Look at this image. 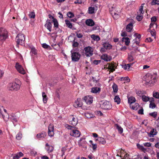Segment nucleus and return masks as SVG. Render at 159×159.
<instances>
[{
  "mask_svg": "<svg viewBox=\"0 0 159 159\" xmlns=\"http://www.w3.org/2000/svg\"><path fill=\"white\" fill-rule=\"evenodd\" d=\"M132 65V64H125L123 66V68L125 70H128Z\"/></svg>",
  "mask_w": 159,
  "mask_h": 159,
  "instance_id": "ea45409f",
  "label": "nucleus"
},
{
  "mask_svg": "<svg viewBox=\"0 0 159 159\" xmlns=\"http://www.w3.org/2000/svg\"><path fill=\"white\" fill-rule=\"evenodd\" d=\"M54 126L52 124H50L48 127V135L50 137H52L54 135Z\"/></svg>",
  "mask_w": 159,
  "mask_h": 159,
  "instance_id": "9b49d317",
  "label": "nucleus"
},
{
  "mask_svg": "<svg viewBox=\"0 0 159 159\" xmlns=\"http://www.w3.org/2000/svg\"><path fill=\"white\" fill-rule=\"evenodd\" d=\"M101 58L106 61H110L111 59V58L110 57H108L106 54L102 55L101 56Z\"/></svg>",
  "mask_w": 159,
  "mask_h": 159,
  "instance_id": "b1692460",
  "label": "nucleus"
},
{
  "mask_svg": "<svg viewBox=\"0 0 159 159\" xmlns=\"http://www.w3.org/2000/svg\"><path fill=\"white\" fill-rule=\"evenodd\" d=\"M85 23L87 25L91 26H92L94 25V22L91 19L87 20L85 21Z\"/></svg>",
  "mask_w": 159,
  "mask_h": 159,
  "instance_id": "aec40b11",
  "label": "nucleus"
},
{
  "mask_svg": "<svg viewBox=\"0 0 159 159\" xmlns=\"http://www.w3.org/2000/svg\"><path fill=\"white\" fill-rule=\"evenodd\" d=\"M15 67L17 71L20 74H25V71L24 69L22 66L19 64L18 63H16Z\"/></svg>",
  "mask_w": 159,
  "mask_h": 159,
  "instance_id": "9d476101",
  "label": "nucleus"
},
{
  "mask_svg": "<svg viewBox=\"0 0 159 159\" xmlns=\"http://www.w3.org/2000/svg\"><path fill=\"white\" fill-rule=\"evenodd\" d=\"M91 38L94 40L98 41L100 40V38L98 36H96L94 34H92L91 36Z\"/></svg>",
  "mask_w": 159,
  "mask_h": 159,
  "instance_id": "72a5a7b5",
  "label": "nucleus"
},
{
  "mask_svg": "<svg viewBox=\"0 0 159 159\" xmlns=\"http://www.w3.org/2000/svg\"><path fill=\"white\" fill-rule=\"evenodd\" d=\"M114 101L115 102H116L117 104H119L120 103V99L118 96H116L114 98Z\"/></svg>",
  "mask_w": 159,
  "mask_h": 159,
  "instance_id": "e433bc0d",
  "label": "nucleus"
},
{
  "mask_svg": "<svg viewBox=\"0 0 159 159\" xmlns=\"http://www.w3.org/2000/svg\"><path fill=\"white\" fill-rule=\"evenodd\" d=\"M45 26L49 30L50 32L51 31V28L52 26V24L49 20H48L46 23L45 25Z\"/></svg>",
  "mask_w": 159,
  "mask_h": 159,
  "instance_id": "2eb2a0df",
  "label": "nucleus"
},
{
  "mask_svg": "<svg viewBox=\"0 0 159 159\" xmlns=\"http://www.w3.org/2000/svg\"><path fill=\"white\" fill-rule=\"evenodd\" d=\"M22 134L20 133H19L17 134L16 138L17 139L20 140L22 138Z\"/></svg>",
  "mask_w": 159,
  "mask_h": 159,
  "instance_id": "5fc2aeb1",
  "label": "nucleus"
},
{
  "mask_svg": "<svg viewBox=\"0 0 159 159\" xmlns=\"http://www.w3.org/2000/svg\"><path fill=\"white\" fill-rule=\"evenodd\" d=\"M16 40L17 43L16 46L19 44L22 45L24 43L25 40V35L22 34H19L16 37Z\"/></svg>",
  "mask_w": 159,
  "mask_h": 159,
  "instance_id": "7ed1b4c3",
  "label": "nucleus"
},
{
  "mask_svg": "<svg viewBox=\"0 0 159 159\" xmlns=\"http://www.w3.org/2000/svg\"><path fill=\"white\" fill-rule=\"evenodd\" d=\"M101 91V89L99 87H93L91 89V92L93 93H99Z\"/></svg>",
  "mask_w": 159,
  "mask_h": 159,
  "instance_id": "dca6fc26",
  "label": "nucleus"
},
{
  "mask_svg": "<svg viewBox=\"0 0 159 159\" xmlns=\"http://www.w3.org/2000/svg\"><path fill=\"white\" fill-rule=\"evenodd\" d=\"M66 147H63L61 148V151L62 152V156L64 155L65 152L66 151Z\"/></svg>",
  "mask_w": 159,
  "mask_h": 159,
  "instance_id": "0e129e2a",
  "label": "nucleus"
},
{
  "mask_svg": "<svg viewBox=\"0 0 159 159\" xmlns=\"http://www.w3.org/2000/svg\"><path fill=\"white\" fill-rule=\"evenodd\" d=\"M53 22L54 24V26L56 27H58V23L57 20L54 19L53 20Z\"/></svg>",
  "mask_w": 159,
  "mask_h": 159,
  "instance_id": "37998d69",
  "label": "nucleus"
},
{
  "mask_svg": "<svg viewBox=\"0 0 159 159\" xmlns=\"http://www.w3.org/2000/svg\"><path fill=\"white\" fill-rule=\"evenodd\" d=\"M66 127L70 130V134L71 136L75 137H79L80 135V133L77 130V128L76 127L68 125H66Z\"/></svg>",
  "mask_w": 159,
  "mask_h": 159,
  "instance_id": "f257e3e1",
  "label": "nucleus"
},
{
  "mask_svg": "<svg viewBox=\"0 0 159 159\" xmlns=\"http://www.w3.org/2000/svg\"><path fill=\"white\" fill-rule=\"evenodd\" d=\"M11 120L13 124L14 123V122H16L17 121V119L14 116H12L11 118Z\"/></svg>",
  "mask_w": 159,
  "mask_h": 159,
  "instance_id": "052dcab7",
  "label": "nucleus"
},
{
  "mask_svg": "<svg viewBox=\"0 0 159 159\" xmlns=\"http://www.w3.org/2000/svg\"><path fill=\"white\" fill-rule=\"evenodd\" d=\"M24 155L23 153L21 152H19L14 155L13 159H19V158Z\"/></svg>",
  "mask_w": 159,
  "mask_h": 159,
  "instance_id": "6ab92c4d",
  "label": "nucleus"
},
{
  "mask_svg": "<svg viewBox=\"0 0 159 159\" xmlns=\"http://www.w3.org/2000/svg\"><path fill=\"white\" fill-rule=\"evenodd\" d=\"M42 97L43 102L45 103H46L48 100V98L44 92L42 93Z\"/></svg>",
  "mask_w": 159,
  "mask_h": 159,
  "instance_id": "7c9ffc66",
  "label": "nucleus"
},
{
  "mask_svg": "<svg viewBox=\"0 0 159 159\" xmlns=\"http://www.w3.org/2000/svg\"><path fill=\"white\" fill-rule=\"evenodd\" d=\"M120 80L124 81V83H129L130 81V80L128 76L125 77H121L120 79Z\"/></svg>",
  "mask_w": 159,
  "mask_h": 159,
  "instance_id": "cd10ccee",
  "label": "nucleus"
},
{
  "mask_svg": "<svg viewBox=\"0 0 159 159\" xmlns=\"http://www.w3.org/2000/svg\"><path fill=\"white\" fill-rule=\"evenodd\" d=\"M85 116L88 118H93L94 116L93 115L89 112H86L85 113Z\"/></svg>",
  "mask_w": 159,
  "mask_h": 159,
  "instance_id": "4c0bfd02",
  "label": "nucleus"
},
{
  "mask_svg": "<svg viewBox=\"0 0 159 159\" xmlns=\"http://www.w3.org/2000/svg\"><path fill=\"white\" fill-rule=\"evenodd\" d=\"M116 126L117 129L118 130L119 132H120V134L122 133L123 132V129L120 126H119L118 125H116Z\"/></svg>",
  "mask_w": 159,
  "mask_h": 159,
  "instance_id": "a18cd8bd",
  "label": "nucleus"
},
{
  "mask_svg": "<svg viewBox=\"0 0 159 159\" xmlns=\"http://www.w3.org/2000/svg\"><path fill=\"white\" fill-rule=\"evenodd\" d=\"M7 31L3 28H0V41H3L7 37Z\"/></svg>",
  "mask_w": 159,
  "mask_h": 159,
  "instance_id": "20e7f679",
  "label": "nucleus"
},
{
  "mask_svg": "<svg viewBox=\"0 0 159 159\" xmlns=\"http://www.w3.org/2000/svg\"><path fill=\"white\" fill-rule=\"evenodd\" d=\"M108 68L110 70L111 72H113L115 70V69L114 68V66L110 64L109 65Z\"/></svg>",
  "mask_w": 159,
  "mask_h": 159,
  "instance_id": "3c124183",
  "label": "nucleus"
},
{
  "mask_svg": "<svg viewBox=\"0 0 159 159\" xmlns=\"http://www.w3.org/2000/svg\"><path fill=\"white\" fill-rule=\"evenodd\" d=\"M29 15L31 18H34L35 17V14L34 12H30Z\"/></svg>",
  "mask_w": 159,
  "mask_h": 159,
  "instance_id": "4d7b16f0",
  "label": "nucleus"
},
{
  "mask_svg": "<svg viewBox=\"0 0 159 159\" xmlns=\"http://www.w3.org/2000/svg\"><path fill=\"white\" fill-rule=\"evenodd\" d=\"M153 96L157 99L159 98V93L157 92H153Z\"/></svg>",
  "mask_w": 159,
  "mask_h": 159,
  "instance_id": "c03bdc74",
  "label": "nucleus"
},
{
  "mask_svg": "<svg viewBox=\"0 0 159 159\" xmlns=\"http://www.w3.org/2000/svg\"><path fill=\"white\" fill-rule=\"evenodd\" d=\"M8 88L10 90H17L20 88V85L15 82H13L9 84Z\"/></svg>",
  "mask_w": 159,
  "mask_h": 159,
  "instance_id": "423d86ee",
  "label": "nucleus"
},
{
  "mask_svg": "<svg viewBox=\"0 0 159 159\" xmlns=\"http://www.w3.org/2000/svg\"><path fill=\"white\" fill-rule=\"evenodd\" d=\"M144 4H141V6H140L139 11L138 12V13H143L144 12V11L143 10V6Z\"/></svg>",
  "mask_w": 159,
  "mask_h": 159,
  "instance_id": "58836bf2",
  "label": "nucleus"
},
{
  "mask_svg": "<svg viewBox=\"0 0 159 159\" xmlns=\"http://www.w3.org/2000/svg\"><path fill=\"white\" fill-rule=\"evenodd\" d=\"M49 59L50 60H52L55 59V56L52 55H50L48 56Z\"/></svg>",
  "mask_w": 159,
  "mask_h": 159,
  "instance_id": "e2e57ef3",
  "label": "nucleus"
},
{
  "mask_svg": "<svg viewBox=\"0 0 159 159\" xmlns=\"http://www.w3.org/2000/svg\"><path fill=\"white\" fill-rule=\"evenodd\" d=\"M112 87L114 92H117L118 88L116 84H114L112 86Z\"/></svg>",
  "mask_w": 159,
  "mask_h": 159,
  "instance_id": "de8ad7c7",
  "label": "nucleus"
},
{
  "mask_svg": "<svg viewBox=\"0 0 159 159\" xmlns=\"http://www.w3.org/2000/svg\"><path fill=\"white\" fill-rule=\"evenodd\" d=\"M134 36L136 37L135 39H134V43H136V44H138L139 43L138 41H136L137 39H138V40H139L140 38H141V35L140 34H135L134 35Z\"/></svg>",
  "mask_w": 159,
  "mask_h": 159,
  "instance_id": "bb28decb",
  "label": "nucleus"
},
{
  "mask_svg": "<svg viewBox=\"0 0 159 159\" xmlns=\"http://www.w3.org/2000/svg\"><path fill=\"white\" fill-rule=\"evenodd\" d=\"M85 55L87 57H90L93 54V49L89 47L84 48Z\"/></svg>",
  "mask_w": 159,
  "mask_h": 159,
  "instance_id": "1a4fd4ad",
  "label": "nucleus"
},
{
  "mask_svg": "<svg viewBox=\"0 0 159 159\" xmlns=\"http://www.w3.org/2000/svg\"><path fill=\"white\" fill-rule=\"evenodd\" d=\"M143 13H138V15L136 17V19L138 21L141 20L143 19Z\"/></svg>",
  "mask_w": 159,
  "mask_h": 159,
  "instance_id": "c9c22d12",
  "label": "nucleus"
},
{
  "mask_svg": "<svg viewBox=\"0 0 159 159\" xmlns=\"http://www.w3.org/2000/svg\"><path fill=\"white\" fill-rule=\"evenodd\" d=\"M93 97L92 96H86L84 98V100L87 104H90L93 101Z\"/></svg>",
  "mask_w": 159,
  "mask_h": 159,
  "instance_id": "f8f14e48",
  "label": "nucleus"
},
{
  "mask_svg": "<svg viewBox=\"0 0 159 159\" xmlns=\"http://www.w3.org/2000/svg\"><path fill=\"white\" fill-rule=\"evenodd\" d=\"M67 16L70 18H72L74 16V14L71 12H69L67 14Z\"/></svg>",
  "mask_w": 159,
  "mask_h": 159,
  "instance_id": "6e6d98bb",
  "label": "nucleus"
},
{
  "mask_svg": "<svg viewBox=\"0 0 159 159\" xmlns=\"http://www.w3.org/2000/svg\"><path fill=\"white\" fill-rule=\"evenodd\" d=\"M157 133V132L156 129H152L150 131V132L148 134V135L150 137H152L154 135H156Z\"/></svg>",
  "mask_w": 159,
  "mask_h": 159,
  "instance_id": "412c9836",
  "label": "nucleus"
},
{
  "mask_svg": "<svg viewBox=\"0 0 159 159\" xmlns=\"http://www.w3.org/2000/svg\"><path fill=\"white\" fill-rule=\"evenodd\" d=\"M156 17L155 16L152 17L151 18V21L152 22L155 23V22L156 21Z\"/></svg>",
  "mask_w": 159,
  "mask_h": 159,
  "instance_id": "774afa93",
  "label": "nucleus"
},
{
  "mask_svg": "<svg viewBox=\"0 0 159 159\" xmlns=\"http://www.w3.org/2000/svg\"><path fill=\"white\" fill-rule=\"evenodd\" d=\"M137 94L140 97H142L143 95L142 92L140 91H138L137 92Z\"/></svg>",
  "mask_w": 159,
  "mask_h": 159,
  "instance_id": "69168bd1",
  "label": "nucleus"
},
{
  "mask_svg": "<svg viewBox=\"0 0 159 159\" xmlns=\"http://www.w3.org/2000/svg\"><path fill=\"white\" fill-rule=\"evenodd\" d=\"M45 148L48 153L51 152L53 150V147L52 146H49L47 143L46 144Z\"/></svg>",
  "mask_w": 159,
  "mask_h": 159,
  "instance_id": "a211bd4d",
  "label": "nucleus"
},
{
  "mask_svg": "<svg viewBox=\"0 0 159 159\" xmlns=\"http://www.w3.org/2000/svg\"><path fill=\"white\" fill-rule=\"evenodd\" d=\"M122 41L124 42L126 45H128L130 43V40L128 37L122 38Z\"/></svg>",
  "mask_w": 159,
  "mask_h": 159,
  "instance_id": "c756f323",
  "label": "nucleus"
},
{
  "mask_svg": "<svg viewBox=\"0 0 159 159\" xmlns=\"http://www.w3.org/2000/svg\"><path fill=\"white\" fill-rule=\"evenodd\" d=\"M116 156H120L121 157H123V158L122 159H129V155L127 154L122 153V152H120L118 153Z\"/></svg>",
  "mask_w": 159,
  "mask_h": 159,
  "instance_id": "f3484780",
  "label": "nucleus"
},
{
  "mask_svg": "<svg viewBox=\"0 0 159 159\" xmlns=\"http://www.w3.org/2000/svg\"><path fill=\"white\" fill-rule=\"evenodd\" d=\"M159 4V0H152V2L151 3V5Z\"/></svg>",
  "mask_w": 159,
  "mask_h": 159,
  "instance_id": "79ce46f5",
  "label": "nucleus"
},
{
  "mask_svg": "<svg viewBox=\"0 0 159 159\" xmlns=\"http://www.w3.org/2000/svg\"><path fill=\"white\" fill-rule=\"evenodd\" d=\"M142 97V100L144 102H147L150 100V98L148 96L143 95Z\"/></svg>",
  "mask_w": 159,
  "mask_h": 159,
  "instance_id": "f704fd0d",
  "label": "nucleus"
},
{
  "mask_svg": "<svg viewBox=\"0 0 159 159\" xmlns=\"http://www.w3.org/2000/svg\"><path fill=\"white\" fill-rule=\"evenodd\" d=\"M133 29V24L132 23H130L128 24L126 28V30L128 32H130Z\"/></svg>",
  "mask_w": 159,
  "mask_h": 159,
  "instance_id": "c85d7f7f",
  "label": "nucleus"
},
{
  "mask_svg": "<svg viewBox=\"0 0 159 159\" xmlns=\"http://www.w3.org/2000/svg\"><path fill=\"white\" fill-rule=\"evenodd\" d=\"M149 107L152 109H154L156 107V106L153 102H152L151 101H150Z\"/></svg>",
  "mask_w": 159,
  "mask_h": 159,
  "instance_id": "49530a36",
  "label": "nucleus"
},
{
  "mask_svg": "<svg viewBox=\"0 0 159 159\" xmlns=\"http://www.w3.org/2000/svg\"><path fill=\"white\" fill-rule=\"evenodd\" d=\"M1 115L5 121H7L8 120L9 118V115L8 113H6L5 114H3Z\"/></svg>",
  "mask_w": 159,
  "mask_h": 159,
  "instance_id": "473e14b6",
  "label": "nucleus"
},
{
  "mask_svg": "<svg viewBox=\"0 0 159 159\" xmlns=\"http://www.w3.org/2000/svg\"><path fill=\"white\" fill-rule=\"evenodd\" d=\"M79 43L75 41V39H74L73 42V46L74 47H77Z\"/></svg>",
  "mask_w": 159,
  "mask_h": 159,
  "instance_id": "680f3d73",
  "label": "nucleus"
},
{
  "mask_svg": "<svg viewBox=\"0 0 159 159\" xmlns=\"http://www.w3.org/2000/svg\"><path fill=\"white\" fill-rule=\"evenodd\" d=\"M101 107L103 109L107 110L110 109L111 108V103L108 101H104L101 105Z\"/></svg>",
  "mask_w": 159,
  "mask_h": 159,
  "instance_id": "0eeeda50",
  "label": "nucleus"
},
{
  "mask_svg": "<svg viewBox=\"0 0 159 159\" xmlns=\"http://www.w3.org/2000/svg\"><path fill=\"white\" fill-rule=\"evenodd\" d=\"M120 12H118V13L114 12V15L113 16V17L115 19H116L119 17Z\"/></svg>",
  "mask_w": 159,
  "mask_h": 159,
  "instance_id": "09e8293b",
  "label": "nucleus"
},
{
  "mask_svg": "<svg viewBox=\"0 0 159 159\" xmlns=\"http://www.w3.org/2000/svg\"><path fill=\"white\" fill-rule=\"evenodd\" d=\"M65 22L67 26L70 28H71L72 27V24L70 21L67 20H65Z\"/></svg>",
  "mask_w": 159,
  "mask_h": 159,
  "instance_id": "a19ab883",
  "label": "nucleus"
},
{
  "mask_svg": "<svg viewBox=\"0 0 159 159\" xmlns=\"http://www.w3.org/2000/svg\"><path fill=\"white\" fill-rule=\"evenodd\" d=\"M139 104L138 103H136L134 104H130V107L132 109L136 110L139 108Z\"/></svg>",
  "mask_w": 159,
  "mask_h": 159,
  "instance_id": "4be33fe9",
  "label": "nucleus"
},
{
  "mask_svg": "<svg viewBox=\"0 0 159 159\" xmlns=\"http://www.w3.org/2000/svg\"><path fill=\"white\" fill-rule=\"evenodd\" d=\"M46 136V134L45 132H43L41 133H39L37 135V137L38 139H41L44 138Z\"/></svg>",
  "mask_w": 159,
  "mask_h": 159,
  "instance_id": "a878e982",
  "label": "nucleus"
},
{
  "mask_svg": "<svg viewBox=\"0 0 159 159\" xmlns=\"http://www.w3.org/2000/svg\"><path fill=\"white\" fill-rule=\"evenodd\" d=\"M150 32L151 35L153 37L154 39H155L156 38V34L155 30H153L150 31Z\"/></svg>",
  "mask_w": 159,
  "mask_h": 159,
  "instance_id": "8fccbe9b",
  "label": "nucleus"
},
{
  "mask_svg": "<svg viewBox=\"0 0 159 159\" xmlns=\"http://www.w3.org/2000/svg\"><path fill=\"white\" fill-rule=\"evenodd\" d=\"M94 7H89L88 8V12L89 14H92L94 13Z\"/></svg>",
  "mask_w": 159,
  "mask_h": 159,
  "instance_id": "2f4dec72",
  "label": "nucleus"
},
{
  "mask_svg": "<svg viewBox=\"0 0 159 159\" xmlns=\"http://www.w3.org/2000/svg\"><path fill=\"white\" fill-rule=\"evenodd\" d=\"M30 153L31 156H35L37 154V152L34 150H31Z\"/></svg>",
  "mask_w": 159,
  "mask_h": 159,
  "instance_id": "13d9d810",
  "label": "nucleus"
},
{
  "mask_svg": "<svg viewBox=\"0 0 159 159\" xmlns=\"http://www.w3.org/2000/svg\"><path fill=\"white\" fill-rule=\"evenodd\" d=\"M143 145L147 147H149L151 146V143H146L143 144Z\"/></svg>",
  "mask_w": 159,
  "mask_h": 159,
  "instance_id": "338daca9",
  "label": "nucleus"
},
{
  "mask_svg": "<svg viewBox=\"0 0 159 159\" xmlns=\"http://www.w3.org/2000/svg\"><path fill=\"white\" fill-rule=\"evenodd\" d=\"M100 144H104L106 143V141L102 137H98L96 139Z\"/></svg>",
  "mask_w": 159,
  "mask_h": 159,
  "instance_id": "5701e85b",
  "label": "nucleus"
},
{
  "mask_svg": "<svg viewBox=\"0 0 159 159\" xmlns=\"http://www.w3.org/2000/svg\"><path fill=\"white\" fill-rule=\"evenodd\" d=\"M149 115L152 116L153 117L155 118L157 116V112H154L152 113H149Z\"/></svg>",
  "mask_w": 159,
  "mask_h": 159,
  "instance_id": "bf43d9fd",
  "label": "nucleus"
},
{
  "mask_svg": "<svg viewBox=\"0 0 159 159\" xmlns=\"http://www.w3.org/2000/svg\"><path fill=\"white\" fill-rule=\"evenodd\" d=\"M52 46L53 48L56 50H58L60 49V45L58 44H55L53 45Z\"/></svg>",
  "mask_w": 159,
  "mask_h": 159,
  "instance_id": "603ef678",
  "label": "nucleus"
},
{
  "mask_svg": "<svg viewBox=\"0 0 159 159\" xmlns=\"http://www.w3.org/2000/svg\"><path fill=\"white\" fill-rule=\"evenodd\" d=\"M128 102L130 104H133L136 102V100L134 97L131 96L128 98Z\"/></svg>",
  "mask_w": 159,
  "mask_h": 159,
  "instance_id": "393cba45",
  "label": "nucleus"
},
{
  "mask_svg": "<svg viewBox=\"0 0 159 159\" xmlns=\"http://www.w3.org/2000/svg\"><path fill=\"white\" fill-rule=\"evenodd\" d=\"M74 105L75 107H81L82 105L81 99L80 98H78L75 101Z\"/></svg>",
  "mask_w": 159,
  "mask_h": 159,
  "instance_id": "4468645a",
  "label": "nucleus"
},
{
  "mask_svg": "<svg viewBox=\"0 0 159 159\" xmlns=\"http://www.w3.org/2000/svg\"><path fill=\"white\" fill-rule=\"evenodd\" d=\"M70 122L74 126H76L78 123V119L77 117L75 116L70 115L69 116Z\"/></svg>",
  "mask_w": 159,
  "mask_h": 159,
  "instance_id": "39448f33",
  "label": "nucleus"
},
{
  "mask_svg": "<svg viewBox=\"0 0 159 159\" xmlns=\"http://www.w3.org/2000/svg\"><path fill=\"white\" fill-rule=\"evenodd\" d=\"M80 57V54L77 52H74L71 53V59L72 61H78Z\"/></svg>",
  "mask_w": 159,
  "mask_h": 159,
  "instance_id": "6e6552de",
  "label": "nucleus"
},
{
  "mask_svg": "<svg viewBox=\"0 0 159 159\" xmlns=\"http://www.w3.org/2000/svg\"><path fill=\"white\" fill-rule=\"evenodd\" d=\"M156 75H155L147 74L144 77V80L147 83L153 84L156 81Z\"/></svg>",
  "mask_w": 159,
  "mask_h": 159,
  "instance_id": "f03ea898",
  "label": "nucleus"
},
{
  "mask_svg": "<svg viewBox=\"0 0 159 159\" xmlns=\"http://www.w3.org/2000/svg\"><path fill=\"white\" fill-rule=\"evenodd\" d=\"M103 47L101 49V52H104L105 50L107 49H110L111 48V45L108 43H105L103 44Z\"/></svg>",
  "mask_w": 159,
  "mask_h": 159,
  "instance_id": "ddd939ff",
  "label": "nucleus"
},
{
  "mask_svg": "<svg viewBox=\"0 0 159 159\" xmlns=\"http://www.w3.org/2000/svg\"><path fill=\"white\" fill-rule=\"evenodd\" d=\"M30 52L34 55H36L37 54V51L34 48L32 47L31 48Z\"/></svg>",
  "mask_w": 159,
  "mask_h": 159,
  "instance_id": "864d4df0",
  "label": "nucleus"
}]
</instances>
